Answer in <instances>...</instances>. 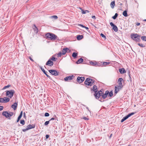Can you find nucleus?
<instances>
[{"label": "nucleus", "mask_w": 146, "mask_h": 146, "mask_svg": "<svg viewBox=\"0 0 146 146\" xmlns=\"http://www.w3.org/2000/svg\"><path fill=\"white\" fill-rule=\"evenodd\" d=\"M46 38L47 39H50L51 40H58V37L54 34L50 33H48L46 34Z\"/></svg>", "instance_id": "nucleus-1"}, {"label": "nucleus", "mask_w": 146, "mask_h": 146, "mask_svg": "<svg viewBox=\"0 0 146 146\" xmlns=\"http://www.w3.org/2000/svg\"><path fill=\"white\" fill-rule=\"evenodd\" d=\"M95 82L94 80L89 78H87L85 81V84L87 86H91L93 85Z\"/></svg>", "instance_id": "nucleus-2"}, {"label": "nucleus", "mask_w": 146, "mask_h": 146, "mask_svg": "<svg viewBox=\"0 0 146 146\" xmlns=\"http://www.w3.org/2000/svg\"><path fill=\"white\" fill-rule=\"evenodd\" d=\"M6 92V96L9 98H12L15 93V91L13 90H7Z\"/></svg>", "instance_id": "nucleus-3"}, {"label": "nucleus", "mask_w": 146, "mask_h": 146, "mask_svg": "<svg viewBox=\"0 0 146 146\" xmlns=\"http://www.w3.org/2000/svg\"><path fill=\"white\" fill-rule=\"evenodd\" d=\"M140 36L137 34H131V38L137 42H139L140 41Z\"/></svg>", "instance_id": "nucleus-4"}, {"label": "nucleus", "mask_w": 146, "mask_h": 146, "mask_svg": "<svg viewBox=\"0 0 146 146\" xmlns=\"http://www.w3.org/2000/svg\"><path fill=\"white\" fill-rule=\"evenodd\" d=\"M103 94H104L103 92L101 91V90H100L99 91H98V92H97V93H96V92H95L94 95L96 99H98L100 101V99H99L100 98V96H101L102 98V95Z\"/></svg>", "instance_id": "nucleus-5"}, {"label": "nucleus", "mask_w": 146, "mask_h": 146, "mask_svg": "<svg viewBox=\"0 0 146 146\" xmlns=\"http://www.w3.org/2000/svg\"><path fill=\"white\" fill-rule=\"evenodd\" d=\"M35 125L33 124L31 125L30 124L28 125L27 126L26 129H23L22 130L24 132L26 131L31 129L34 128L35 127Z\"/></svg>", "instance_id": "nucleus-6"}, {"label": "nucleus", "mask_w": 146, "mask_h": 146, "mask_svg": "<svg viewBox=\"0 0 146 146\" xmlns=\"http://www.w3.org/2000/svg\"><path fill=\"white\" fill-rule=\"evenodd\" d=\"M49 72L52 75L57 76L59 74V72H57L55 70H48Z\"/></svg>", "instance_id": "nucleus-7"}, {"label": "nucleus", "mask_w": 146, "mask_h": 146, "mask_svg": "<svg viewBox=\"0 0 146 146\" xmlns=\"http://www.w3.org/2000/svg\"><path fill=\"white\" fill-rule=\"evenodd\" d=\"M134 114L135 113L134 112H132L131 113L128 114L127 115L123 118V119L121 120V122H123L124 121L128 119L129 117L134 115Z\"/></svg>", "instance_id": "nucleus-8"}, {"label": "nucleus", "mask_w": 146, "mask_h": 146, "mask_svg": "<svg viewBox=\"0 0 146 146\" xmlns=\"http://www.w3.org/2000/svg\"><path fill=\"white\" fill-rule=\"evenodd\" d=\"M74 77L73 75L69 76L64 78V80L65 81H69L73 79Z\"/></svg>", "instance_id": "nucleus-9"}, {"label": "nucleus", "mask_w": 146, "mask_h": 146, "mask_svg": "<svg viewBox=\"0 0 146 146\" xmlns=\"http://www.w3.org/2000/svg\"><path fill=\"white\" fill-rule=\"evenodd\" d=\"M110 25L113 27V29L115 32L118 31V28L112 22H110Z\"/></svg>", "instance_id": "nucleus-10"}, {"label": "nucleus", "mask_w": 146, "mask_h": 146, "mask_svg": "<svg viewBox=\"0 0 146 146\" xmlns=\"http://www.w3.org/2000/svg\"><path fill=\"white\" fill-rule=\"evenodd\" d=\"M85 80V78L84 77H78L77 79V81L78 83H80L82 82Z\"/></svg>", "instance_id": "nucleus-11"}, {"label": "nucleus", "mask_w": 146, "mask_h": 146, "mask_svg": "<svg viewBox=\"0 0 146 146\" xmlns=\"http://www.w3.org/2000/svg\"><path fill=\"white\" fill-rule=\"evenodd\" d=\"M54 64L53 61H51L49 59L48 60L46 64V65L49 66H52Z\"/></svg>", "instance_id": "nucleus-12"}, {"label": "nucleus", "mask_w": 146, "mask_h": 146, "mask_svg": "<svg viewBox=\"0 0 146 146\" xmlns=\"http://www.w3.org/2000/svg\"><path fill=\"white\" fill-rule=\"evenodd\" d=\"M123 80V79L122 78H119L118 80V86H120L121 87H122L123 86L122 85V81Z\"/></svg>", "instance_id": "nucleus-13"}, {"label": "nucleus", "mask_w": 146, "mask_h": 146, "mask_svg": "<svg viewBox=\"0 0 146 146\" xmlns=\"http://www.w3.org/2000/svg\"><path fill=\"white\" fill-rule=\"evenodd\" d=\"M122 87H121L118 86H117V87L115 86V94L117 93L122 88Z\"/></svg>", "instance_id": "nucleus-14"}, {"label": "nucleus", "mask_w": 146, "mask_h": 146, "mask_svg": "<svg viewBox=\"0 0 146 146\" xmlns=\"http://www.w3.org/2000/svg\"><path fill=\"white\" fill-rule=\"evenodd\" d=\"M67 50L69 51V52H70V50L67 48H63V50H62L61 52L62 54H65Z\"/></svg>", "instance_id": "nucleus-15"}, {"label": "nucleus", "mask_w": 146, "mask_h": 146, "mask_svg": "<svg viewBox=\"0 0 146 146\" xmlns=\"http://www.w3.org/2000/svg\"><path fill=\"white\" fill-rule=\"evenodd\" d=\"M33 28L36 33H38V29L35 25L34 24L33 25V26L32 27Z\"/></svg>", "instance_id": "nucleus-16"}, {"label": "nucleus", "mask_w": 146, "mask_h": 146, "mask_svg": "<svg viewBox=\"0 0 146 146\" xmlns=\"http://www.w3.org/2000/svg\"><path fill=\"white\" fill-rule=\"evenodd\" d=\"M109 93V91L107 90L105 92V93L102 95V98L105 99Z\"/></svg>", "instance_id": "nucleus-17"}, {"label": "nucleus", "mask_w": 146, "mask_h": 146, "mask_svg": "<svg viewBox=\"0 0 146 146\" xmlns=\"http://www.w3.org/2000/svg\"><path fill=\"white\" fill-rule=\"evenodd\" d=\"M40 69L42 71V72L44 73V74L45 75H46V76L48 77L50 79L51 78V77L46 74V72H45L44 68H42V67H40Z\"/></svg>", "instance_id": "nucleus-18"}, {"label": "nucleus", "mask_w": 146, "mask_h": 146, "mask_svg": "<svg viewBox=\"0 0 146 146\" xmlns=\"http://www.w3.org/2000/svg\"><path fill=\"white\" fill-rule=\"evenodd\" d=\"M8 112L7 111H4L2 113V115L6 118H8L9 117V116L7 115Z\"/></svg>", "instance_id": "nucleus-19"}, {"label": "nucleus", "mask_w": 146, "mask_h": 146, "mask_svg": "<svg viewBox=\"0 0 146 146\" xmlns=\"http://www.w3.org/2000/svg\"><path fill=\"white\" fill-rule=\"evenodd\" d=\"M17 103L15 102L12 105L11 107L13 108L14 110H15L17 108Z\"/></svg>", "instance_id": "nucleus-20"}, {"label": "nucleus", "mask_w": 146, "mask_h": 146, "mask_svg": "<svg viewBox=\"0 0 146 146\" xmlns=\"http://www.w3.org/2000/svg\"><path fill=\"white\" fill-rule=\"evenodd\" d=\"M22 115H23V111H22L21 112L19 116H18V117L17 119V122H18L19 121L20 119L21 118V117H22Z\"/></svg>", "instance_id": "nucleus-21"}, {"label": "nucleus", "mask_w": 146, "mask_h": 146, "mask_svg": "<svg viewBox=\"0 0 146 146\" xmlns=\"http://www.w3.org/2000/svg\"><path fill=\"white\" fill-rule=\"evenodd\" d=\"M5 103H7L10 101V98L8 97H5L3 98Z\"/></svg>", "instance_id": "nucleus-22"}, {"label": "nucleus", "mask_w": 146, "mask_h": 146, "mask_svg": "<svg viewBox=\"0 0 146 146\" xmlns=\"http://www.w3.org/2000/svg\"><path fill=\"white\" fill-rule=\"evenodd\" d=\"M119 71L121 74H123L126 72V71L124 68H121L119 69Z\"/></svg>", "instance_id": "nucleus-23"}, {"label": "nucleus", "mask_w": 146, "mask_h": 146, "mask_svg": "<svg viewBox=\"0 0 146 146\" xmlns=\"http://www.w3.org/2000/svg\"><path fill=\"white\" fill-rule=\"evenodd\" d=\"M83 36L82 35H78L77 36L76 38L78 40H80L83 38Z\"/></svg>", "instance_id": "nucleus-24"}, {"label": "nucleus", "mask_w": 146, "mask_h": 146, "mask_svg": "<svg viewBox=\"0 0 146 146\" xmlns=\"http://www.w3.org/2000/svg\"><path fill=\"white\" fill-rule=\"evenodd\" d=\"M83 59L82 58H80L76 62V63L77 64H79L83 62Z\"/></svg>", "instance_id": "nucleus-25"}, {"label": "nucleus", "mask_w": 146, "mask_h": 146, "mask_svg": "<svg viewBox=\"0 0 146 146\" xmlns=\"http://www.w3.org/2000/svg\"><path fill=\"white\" fill-rule=\"evenodd\" d=\"M90 64L94 66H98V64L96 62H94L92 61H91L90 62Z\"/></svg>", "instance_id": "nucleus-26"}, {"label": "nucleus", "mask_w": 146, "mask_h": 146, "mask_svg": "<svg viewBox=\"0 0 146 146\" xmlns=\"http://www.w3.org/2000/svg\"><path fill=\"white\" fill-rule=\"evenodd\" d=\"M97 86L96 85H94L93 87V90L95 92H95H96V93L97 92Z\"/></svg>", "instance_id": "nucleus-27"}, {"label": "nucleus", "mask_w": 146, "mask_h": 146, "mask_svg": "<svg viewBox=\"0 0 146 146\" xmlns=\"http://www.w3.org/2000/svg\"><path fill=\"white\" fill-rule=\"evenodd\" d=\"M56 58H55L54 56H53L49 58V59L51 61L52 60L53 61H56Z\"/></svg>", "instance_id": "nucleus-28"}, {"label": "nucleus", "mask_w": 146, "mask_h": 146, "mask_svg": "<svg viewBox=\"0 0 146 146\" xmlns=\"http://www.w3.org/2000/svg\"><path fill=\"white\" fill-rule=\"evenodd\" d=\"M115 4V2L114 1H112L110 4L111 7L113 9L114 8Z\"/></svg>", "instance_id": "nucleus-29"}, {"label": "nucleus", "mask_w": 146, "mask_h": 146, "mask_svg": "<svg viewBox=\"0 0 146 146\" xmlns=\"http://www.w3.org/2000/svg\"><path fill=\"white\" fill-rule=\"evenodd\" d=\"M78 55V53H76L75 52H73L72 54V56L74 58H76Z\"/></svg>", "instance_id": "nucleus-30"}, {"label": "nucleus", "mask_w": 146, "mask_h": 146, "mask_svg": "<svg viewBox=\"0 0 146 146\" xmlns=\"http://www.w3.org/2000/svg\"><path fill=\"white\" fill-rule=\"evenodd\" d=\"M123 15L125 17H127L128 16L127 11L126 10L124 11L123 12Z\"/></svg>", "instance_id": "nucleus-31"}, {"label": "nucleus", "mask_w": 146, "mask_h": 146, "mask_svg": "<svg viewBox=\"0 0 146 146\" xmlns=\"http://www.w3.org/2000/svg\"><path fill=\"white\" fill-rule=\"evenodd\" d=\"M82 14H85L86 13H89V11L88 10H83V9L82 10Z\"/></svg>", "instance_id": "nucleus-32"}, {"label": "nucleus", "mask_w": 146, "mask_h": 146, "mask_svg": "<svg viewBox=\"0 0 146 146\" xmlns=\"http://www.w3.org/2000/svg\"><path fill=\"white\" fill-rule=\"evenodd\" d=\"M13 115V113L12 112H11L9 113L8 112L7 115L9 116V119H10L11 118L10 117L12 116Z\"/></svg>", "instance_id": "nucleus-33"}, {"label": "nucleus", "mask_w": 146, "mask_h": 146, "mask_svg": "<svg viewBox=\"0 0 146 146\" xmlns=\"http://www.w3.org/2000/svg\"><path fill=\"white\" fill-rule=\"evenodd\" d=\"M108 96L111 97L113 96V93L112 91H111L110 92H109L108 94Z\"/></svg>", "instance_id": "nucleus-34"}, {"label": "nucleus", "mask_w": 146, "mask_h": 146, "mask_svg": "<svg viewBox=\"0 0 146 146\" xmlns=\"http://www.w3.org/2000/svg\"><path fill=\"white\" fill-rule=\"evenodd\" d=\"M118 16V14L117 13H115V15L113 16L112 18L113 19H115Z\"/></svg>", "instance_id": "nucleus-35"}, {"label": "nucleus", "mask_w": 146, "mask_h": 146, "mask_svg": "<svg viewBox=\"0 0 146 146\" xmlns=\"http://www.w3.org/2000/svg\"><path fill=\"white\" fill-rule=\"evenodd\" d=\"M50 18L51 19H57L58 18V17L56 15H53L51 16Z\"/></svg>", "instance_id": "nucleus-36"}, {"label": "nucleus", "mask_w": 146, "mask_h": 146, "mask_svg": "<svg viewBox=\"0 0 146 146\" xmlns=\"http://www.w3.org/2000/svg\"><path fill=\"white\" fill-rule=\"evenodd\" d=\"M137 44L141 47H144L145 46L143 44L138 43Z\"/></svg>", "instance_id": "nucleus-37"}, {"label": "nucleus", "mask_w": 146, "mask_h": 146, "mask_svg": "<svg viewBox=\"0 0 146 146\" xmlns=\"http://www.w3.org/2000/svg\"><path fill=\"white\" fill-rule=\"evenodd\" d=\"M141 39L143 41H146V36H143L141 37Z\"/></svg>", "instance_id": "nucleus-38"}, {"label": "nucleus", "mask_w": 146, "mask_h": 146, "mask_svg": "<svg viewBox=\"0 0 146 146\" xmlns=\"http://www.w3.org/2000/svg\"><path fill=\"white\" fill-rule=\"evenodd\" d=\"M110 64V62H105L103 63V65L104 66H105L106 65H109Z\"/></svg>", "instance_id": "nucleus-39"}, {"label": "nucleus", "mask_w": 146, "mask_h": 146, "mask_svg": "<svg viewBox=\"0 0 146 146\" xmlns=\"http://www.w3.org/2000/svg\"><path fill=\"white\" fill-rule=\"evenodd\" d=\"M10 86H11V85H7V86H5L3 88V90L5 89L6 88H8L9 87H10Z\"/></svg>", "instance_id": "nucleus-40"}, {"label": "nucleus", "mask_w": 146, "mask_h": 146, "mask_svg": "<svg viewBox=\"0 0 146 146\" xmlns=\"http://www.w3.org/2000/svg\"><path fill=\"white\" fill-rule=\"evenodd\" d=\"M3 98H0V102L2 103H5Z\"/></svg>", "instance_id": "nucleus-41"}, {"label": "nucleus", "mask_w": 146, "mask_h": 146, "mask_svg": "<svg viewBox=\"0 0 146 146\" xmlns=\"http://www.w3.org/2000/svg\"><path fill=\"white\" fill-rule=\"evenodd\" d=\"M20 123L22 125H24L25 123V121L24 120H21L20 121Z\"/></svg>", "instance_id": "nucleus-42"}, {"label": "nucleus", "mask_w": 146, "mask_h": 146, "mask_svg": "<svg viewBox=\"0 0 146 146\" xmlns=\"http://www.w3.org/2000/svg\"><path fill=\"white\" fill-rule=\"evenodd\" d=\"M50 121L49 120L48 121H46L45 123H44V125H48V124L49 123V122H50Z\"/></svg>", "instance_id": "nucleus-43"}, {"label": "nucleus", "mask_w": 146, "mask_h": 146, "mask_svg": "<svg viewBox=\"0 0 146 146\" xmlns=\"http://www.w3.org/2000/svg\"><path fill=\"white\" fill-rule=\"evenodd\" d=\"M49 116V114L47 112H46L44 114V116L45 117H48Z\"/></svg>", "instance_id": "nucleus-44"}, {"label": "nucleus", "mask_w": 146, "mask_h": 146, "mask_svg": "<svg viewBox=\"0 0 146 146\" xmlns=\"http://www.w3.org/2000/svg\"><path fill=\"white\" fill-rule=\"evenodd\" d=\"M100 36H102V37L103 38H105V39H106V36L105 35H104L103 34L101 33L100 34Z\"/></svg>", "instance_id": "nucleus-45"}, {"label": "nucleus", "mask_w": 146, "mask_h": 146, "mask_svg": "<svg viewBox=\"0 0 146 146\" xmlns=\"http://www.w3.org/2000/svg\"><path fill=\"white\" fill-rule=\"evenodd\" d=\"M62 53L61 52H60L58 53V57H60L62 55Z\"/></svg>", "instance_id": "nucleus-46"}, {"label": "nucleus", "mask_w": 146, "mask_h": 146, "mask_svg": "<svg viewBox=\"0 0 146 146\" xmlns=\"http://www.w3.org/2000/svg\"><path fill=\"white\" fill-rule=\"evenodd\" d=\"M78 25L79 26H81V27H82L83 28L85 27V26L82 24H79Z\"/></svg>", "instance_id": "nucleus-47"}, {"label": "nucleus", "mask_w": 146, "mask_h": 146, "mask_svg": "<svg viewBox=\"0 0 146 146\" xmlns=\"http://www.w3.org/2000/svg\"><path fill=\"white\" fill-rule=\"evenodd\" d=\"M3 109V106H0V111L2 110Z\"/></svg>", "instance_id": "nucleus-48"}, {"label": "nucleus", "mask_w": 146, "mask_h": 146, "mask_svg": "<svg viewBox=\"0 0 146 146\" xmlns=\"http://www.w3.org/2000/svg\"><path fill=\"white\" fill-rule=\"evenodd\" d=\"M83 118L85 120H87L88 119V118H87V117H84Z\"/></svg>", "instance_id": "nucleus-49"}, {"label": "nucleus", "mask_w": 146, "mask_h": 146, "mask_svg": "<svg viewBox=\"0 0 146 146\" xmlns=\"http://www.w3.org/2000/svg\"><path fill=\"white\" fill-rule=\"evenodd\" d=\"M49 135H46L45 136L46 139H47L48 138V137H49Z\"/></svg>", "instance_id": "nucleus-50"}, {"label": "nucleus", "mask_w": 146, "mask_h": 146, "mask_svg": "<svg viewBox=\"0 0 146 146\" xmlns=\"http://www.w3.org/2000/svg\"><path fill=\"white\" fill-rule=\"evenodd\" d=\"M92 18L94 19H96V17L95 16L92 15Z\"/></svg>", "instance_id": "nucleus-51"}, {"label": "nucleus", "mask_w": 146, "mask_h": 146, "mask_svg": "<svg viewBox=\"0 0 146 146\" xmlns=\"http://www.w3.org/2000/svg\"><path fill=\"white\" fill-rule=\"evenodd\" d=\"M55 119V118L54 117L52 118L50 120V121L51 120H53Z\"/></svg>", "instance_id": "nucleus-52"}, {"label": "nucleus", "mask_w": 146, "mask_h": 146, "mask_svg": "<svg viewBox=\"0 0 146 146\" xmlns=\"http://www.w3.org/2000/svg\"><path fill=\"white\" fill-rule=\"evenodd\" d=\"M140 23H137L136 24V25H137V26H139V25H140Z\"/></svg>", "instance_id": "nucleus-53"}, {"label": "nucleus", "mask_w": 146, "mask_h": 146, "mask_svg": "<svg viewBox=\"0 0 146 146\" xmlns=\"http://www.w3.org/2000/svg\"><path fill=\"white\" fill-rule=\"evenodd\" d=\"M29 59H30V60L32 61H34V60H33V59L31 58V57H29Z\"/></svg>", "instance_id": "nucleus-54"}, {"label": "nucleus", "mask_w": 146, "mask_h": 146, "mask_svg": "<svg viewBox=\"0 0 146 146\" xmlns=\"http://www.w3.org/2000/svg\"><path fill=\"white\" fill-rule=\"evenodd\" d=\"M84 28H85L87 30H88L89 29L88 27H86L85 26V27H84Z\"/></svg>", "instance_id": "nucleus-55"}, {"label": "nucleus", "mask_w": 146, "mask_h": 146, "mask_svg": "<svg viewBox=\"0 0 146 146\" xmlns=\"http://www.w3.org/2000/svg\"><path fill=\"white\" fill-rule=\"evenodd\" d=\"M86 108L89 111H90L89 110V108H88V107H86Z\"/></svg>", "instance_id": "nucleus-56"}, {"label": "nucleus", "mask_w": 146, "mask_h": 146, "mask_svg": "<svg viewBox=\"0 0 146 146\" xmlns=\"http://www.w3.org/2000/svg\"><path fill=\"white\" fill-rule=\"evenodd\" d=\"M129 77L130 78V81H131V76H130V75H129Z\"/></svg>", "instance_id": "nucleus-57"}, {"label": "nucleus", "mask_w": 146, "mask_h": 146, "mask_svg": "<svg viewBox=\"0 0 146 146\" xmlns=\"http://www.w3.org/2000/svg\"><path fill=\"white\" fill-rule=\"evenodd\" d=\"M23 116H24V117H25V116H25V112H24V115H23Z\"/></svg>", "instance_id": "nucleus-58"}, {"label": "nucleus", "mask_w": 146, "mask_h": 146, "mask_svg": "<svg viewBox=\"0 0 146 146\" xmlns=\"http://www.w3.org/2000/svg\"><path fill=\"white\" fill-rule=\"evenodd\" d=\"M112 134H111V135H110V137H111V136H112Z\"/></svg>", "instance_id": "nucleus-59"}, {"label": "nucleus", "mask_w": 146, "mask_h": 146, "mask_svg": "<svg viewBox=\"0 0 146 146\" xmlns=\"http://www.w3.org/2000/svg\"><path fill=\"white\" fill-rule=\"evenodd\" d=\"M144 21H146V19L144 20Z\"/></svg>", "instance_id": "nucleus-60"}, {"label": "nucleus", "mask_w": 146, "mask_h": 146, "mask_svg": "<svg viewBox=\"0 0 146 146\" xmlns=\"http://www.w3.org/2000/svg\"><path fill=\"white\" fill-rule=\"evenodd\" d=\"M128 146H130V145H129Z\"/></svg>", "instance_id": "nucleus-61"}]
</instances>
